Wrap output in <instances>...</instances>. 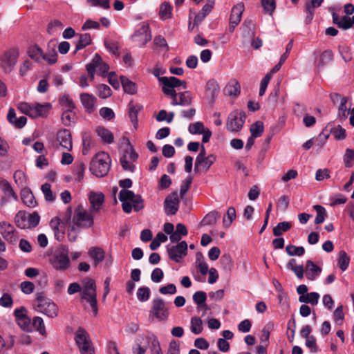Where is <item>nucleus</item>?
Returning <instances> with one entry per match:
<instances>
[{"label": "nucleus", "mask_w": 354, "mask_h": 354, "mask_svg": "<svg viewBox=\"0 0 354 354\" xmlns=\"http://www.w3.org/2000/svg\"><path fill=\"white\" fill-rule=\"evenodd\" d=\"M119 200L122 203V209L129 214L133 208L135 212H139L144 208V201L140 195H136L133 192L122 189L119 194Z\"/></svg>", "instance_id": "1"}, {"label": "nucleus", "mask_w": 354, "mask_h": 354, "mask_svg": "<svg viewBox=\"0 0 354 354\" xmlns=\"http://www.w3.org/2000/svg\"><path fill=\"white\" fill-rule=\"evenodd\" d=\"M159 82L162 84V93L171 97V104L173 106L179 105V100H177L178 93L175 88L182 86L183 88L185 89L187 83L174 76L160 77Z\"/></svg>", "instance_id": "2"}, {"label": "nucleus", "mask_w": 354, "mask_h": 354, "mask_svg": "<svg viewBox=\"0 0 354 354\" xmlns=\"http://www.w3.org/2000/svg\"><path fill=\"white\" fill-rule=\"evenodd\" d=\"M111 165V159L109 155L105 152H99L92 158L90 165V171L97 177L105 176Z\"/></svg>", "instance_id": "3"}, {"label": "nucleus", "mask_w": 354, "mask_h": 354, "mask_svg": "<svg viewBox=\"0 0 354 354\" xmlns=\"http://www.w3.org/2000/svg\"><path fill=\"white\" fill-rule=\"evenodd\" d=\"M82 283L83 287L81 297L89 303L95 316L98 312L95 281L93 279L86 278Z\"/></svg>", "instance_id": "4"}, {"label": "nucleus", "mask_w": 354, "mask_h": 354, "mask_svg": "<svg viewBox=\"0 0 354 354\" xmlns=\"http://www.w3.org/2000/svg\"><path fill=\"white\" fill-rule=\"evenodd\" d=\"M35 306L39 312L49 317L54 318L57 316V306L51 299L46 298L42 292L36 293Z\"/></svg>", "instance_id": "5"}, {"label": "nucleus", "mask_w": 354, "mask_h": 354, "mask_svg": "<svg viewBox=\"0 0 354 354\" xmlns=\"http://www.w3.org/2000/svg\"><path fill=\"white\" fill-rule=\"evenodd\" d=\"M72 223L82 229L92 227L93 225V212H86L82 205H78L74 210Z\"/></svg>", "instance_id": "6"}, {"label": "nucleus", "mask_w": 354, "mask_h": 354, "mask_svg": "<svg viewBox=\"0 0 354 354\" xmlns=\"http://www.w3.org/2000/svg\"><path fill=\"white\" fill-rule=\"evenodd\" d=\"M75 341L81 354H94L95 350L88 333L79 327L75 335Z\"/></svg>", "instance_id": "7"}, {"label": "nucleus", "mask_w": 354, "mask_h": 354, "mask_svg": "<svg viewBox=\"0 0 354 354\" xmlns=\"http://www.w3.org/2000/svg\"><path fill=\"white\" fill-rule=\"evenodd\" d=\"M15 221L17 227L29 229L36 227L40 221V216L37 212L32 214L19 211L15 216Z\"/></svg>", "instance_id": "8"}, {"label": "nucleus", "mask_w": 354, "mask_h": 354, "mask_svg": "<svg viewBox=\"0 0 354 354\" xmlns=\"http://www.w3.org/2000/svg\"><path fill=\"white\" fill-rule=\"evenodd\" d=\"M245 120V114L242 111H232L227 119L226 129L230 132H238L242 129Z\"/></svg>", "instance_id": "9"}, {"label": "nucleus", "mask_w": 354, "mask_h": 354, "mask_svg": "<svg viewBox=\"0 0 354 354\" xmlns=\"http://www.w3.org/2000/svg\"><path fill=\"white\" fill-rule=\"evenodd\" d=\"M19 51L12 48L5 51L0 57L1 66L6 73H10L17 62Z\"/></svg>", "instance_id": "10"}, {"label": "nucleus", "mask_w": 354, "mask_h": 354, "mask_svg": "<svg viewBox=\"0 0 354 354\" xmlns=\"http://www.w3.org/2000/svg\"><path fill=\"white\" fill-rule=\"evenodd\" d=\"M96 68L100 74L106 73L109 69V65L102 62L101 57L97 53L94 55L91 62L86 65V71L91 80L94 79Z\"/></svg>", "instance_id": "11"}, {"label": "nucleus", "mask_w": 354, "mask_h": 354, "mask_svg": "<svg viewBox=\"0 0 354 354\" xmlns=\"http://www.w3.org/2000/svg\"><path fill=\"white\" fill-rule=\"evenodd\" d=\"M167 250L169 257L176 263H179L187 255V244L186 241H183L176 245L171 247L167 245Z\"/></svg>", "instance_id": "12"}, {"label": "nucleus", "mask_w": 354, "mask_h": 354, "mask_svg": "<svg viewBox=\"0 0 354 354\" xmlns=\"http://www.w3.org/2000/svg\"><path fill=\"white\" fill-rule=\"evenodd\" d=\"M53 268L59 271H64L69 268L71 261L67 251H62L55 254L50 259Z\"/></svg>", "instance_id": "13"}, {"label": "nucleus", "mask_w": 354, "mask_h": 354, "mask_svg": "<svg viewBox=\"0 0 354 354\" xmlns=\"http://www.w3.org/2000/svg\"><path fill=\"white\" fill-rule=\"evenodd\" d=\"M133 41L139 46H143L151 39L149 26L142 24L131 36Z\"/></svg>", "instance_id": "14"}, {"label": "nucleus", "mask_w": 354, "mask_h": 354, "mask_svg": "<svg viewBox=\"0 0 354 354\" xmlns=\"http://www.w3.org/2000/svg\"><path fill=\"white\" fill-rule=\"evenodd\" d=\"M150 313L160 321L166 320L168 318L169 312L165 301L160 298L153 299Z\"/></svg>", "instance_id": "15"}, {"label": "nucleus", "mask_w": 354, "mask_h": 354, "mask_svg": "<svg viewBox=\"0 0 354 354\" xmlns=\"http://www.w3.org/2000/svg\"><path fill=\"white\" fill-rule=\"evenodd\" d=\"M55 145L57 148L61 147L67 151H71L73 148V142L70 131L63 129L58 131Z\"/></svg>", "instance_id": "16"}, {"label": "nucleus", "mask_w": 354, "mask_h": 354, "mask_svg": "<svg viewBox=\"0 0 354 354\" xmlns=\"http://www.w3.org/2000/svg\"><path fill=\"white\" fill-rule=\"evenodd\" d=\"M179 198L177 192L169 194L164 201V209L167 215H174L178 210Z\"/></svg>", "instance_id": "17"}, {"label": "nucleus", "mask_w": 354, "mask_h": 354, "mask_svg": "<svg viewBox=\"0 0 354 354\" xmlns=\"http://www.w3.org/2000/svg\"><path fill=\"white\" fill-rule=\"evenodd\" d=\"M0 233L8 243H15L18 240V234L14 226L6 222L0 223Z\"/></svg>", "instance_id": "18"}, {"label": "nucleus", "mask_w": 354, "mask_h": 354, "mask_svg": "<svg viewBox=\"0 0 354 354\" xmlns=\"http://www.w3.org/2000/svg\"><path fill=\"white\" fill-rule=\"evenodd\" d=\"M243 11L244 4L243 3H237L232 8L230 17V31H233L235 26L239 24Z\"/></svg>", "instance_id": "19"}, {"label": "nucleus", "mask_w": 354, "mask_h": 354, "mask_svg": "<svg viewBox=\"0 0 354 354\" xmlns=\"http://www.w3.org/2000/svg\"><path fill=\"white\" fill-rule=\"evenodd\" d=\"M324 0H307L305 2V12L306 14L305 23L309 24L313 19L315 9L321 6Z\"/></svg>", "instance_id": "20"}, {"label": "nucleus", "mask_w": 354, "mask_h": 354, "mask_svg": "<svg viewBox=\"0 0 354 354\" xmlns=\"http://www.w3.org/2000/svg\"><path fill=\"white\" fill-rule=\"evenodd\" d=\"M50 227L54 232L55 238L59 242L64 239V226L61 219L58 217L53 218L50 221Z\"/></svg>", "instance_id": "21"}, {"label": "nucleus", "mask_w": 354, "mask_h": 354, "mask_svg": "<svg viewBox=\"0 0 354 354\" xmlns=\"http://www.w3.org/2000/svg\"><path fill=\"white\" fill-rule=\"evenodd\" d=\"M89 201L91 205V212H98L104 201V195L101 193L91 192Z\"/></svg>", "instance_id": "22"}, {"label": "nucleus", "mask_w": 354, "mask_h": 354, "mask_svg": "<svg viewBox=\"0 0 354 354\" xmlns=\"http://www.w3.org/2000/svg\"><path fill=\"white\" fill-rule=\"evenodd\" d=\"M7 119L10 123L13 124L17 129L23 128L27 122V118L25 116L17 118L15 109L11 107L9 109Z\"/></svg>", "instance_id": "23"}, {"label": "nucleus", "mask_w": 354, "mask_h": 354, "mask_svg": "<svg viewBox=\"0 0 354 354\" xmlns=\"http://www.w3.org/2000/svg\"><path fill=\"white\" fill-rule=\"evenodd\" d=\"M50 108L51 105L49 103H46L44 104L38 103L32 104L31 118H35L37 117H46Z\"/></svg>", "instance_id": "24"}, {"label": "nucleus", "mask_w": 354, "mask_h": 354, "mask_svg": "<svg viewBox=\"0 0 354 354\" xmlns=\"http://www.w3.org/2000/svg\"><path fill=\"white\" fill-rule=\"evenodd\" d=\"M333 23L342 30H348L351 28L350 17L346 16L339 17L336 12L332 13Z\"/></svg>", "instance_id": "25"}, {"label": "nucleus", "mask_w": 354, "mask_h": 354, "mask_svg": "<svg viewBox=\"0 0 354 354\" xmlns=\"http://www.w3.org/2000/svg\"><path fill=\"white\" fill-rule=\"evenodd\" d=\"M21 201L28 207H33L37 205V201L32 191L28 187H24L21 193Z\"/></svg>", "instance_id": "26"}, {"label": "nucleus", "mask_w": 354, "mask_h": 354, "mask_svg": "<svg viewBox=\"0 0 354 354\" xmlns=\"http://www.w3.org/2000/svg\"><path fill=\"white\" fill-rule=\"evenodd\" d=\"M80 100L87 111L89 113L93 111L96 101V97L95 96L87 93H84L80 95Z\"/></svg>", "instance_id": "27"}, {"label": "nucleus", "mask_w": 354, "mask_h": 354, "mask_svg": "<svg viewBox=\"0 0 354 354\" xmlns=\"http://www.w3.org/2000/svg\"><path fill=\"white\" fill-rule=\"evenodd\" d=\"M223 91L227 96H237L240 94L241 86L236 80L232 79L225 86Z\"/></svg>", "instance_id": "28"}, {"label": "nucleus", "mask_w": 354, "mask_h": 354, "mask_svg": "<svg viewBox=\"0 0 354 354\" xmlns=\"http://www.w3.org/2000/svg\"><path fill=\"white\" fill-rule=\"evenodd\" d=\"M88 255L93 259L94 264L97 266L104 260L105 252L101 248L93 247L89 250Z\"/></svg>", "instance_id": "29"}, {"label": "nucleus", "mask_w": 354, "mask_h": 354, "mask_svg": "<svg viewBox=\"0 0 354 354\" xmlns=\"http://www.w3.org/2000/svg\"><path fill=\"white\" fill-rule=\"evenodd\" d=\"M307 271H310L311 274H306V277L309 280H314L322 272V268L314 263L311 260H308L306 263Z\"/></svg>", "instance_id": "30"}, {"label": "nucleus", "mask_w": 354, "mask_h": 354, "mask_svg": "<svg viewBox=\"0 0 354 354\" xmlns=\"http://www.w3.org/2000/svg\"><path fill=\"white\" fill-rule=\"evenodd\" d=\"M50 44L48 46V51L46 53L43 52L41 60L46 61L48 64H54L57 61V54L55 49V45L53 44V46L50 48Z\"/></svg>", "instance_id": "31"}, {"label": "nucleus", "mask_w": 354, "mask_h": 354, "mask_svg": "<svg viewBox=\"0 0 354 354\" xmlns=\"http://www.w3.org/2000/svg\"><path fill=\"white\" fill-rule=\"evenodd\" d=\"M95 131L101 139L108 144H111L113 142V134L107 129L104 127H97Z\"/></svg>", "instance_id": "32"}, {"label": "nucleus", "mask_w": 354, "mask_h": 354, "mask_svg": "<svg viewBox=\"0 0 354 354\" xmlns=\"http://www.w3.org/2000/svg\"><path fill=\"white\" fill-rule=\"evenodd\" d=\"M159 16L162 20L172 17V7L168 2H163L160 6Z\"/></svg>", "instance_id": "33"}, {"label": "nucleus", "mask_w": 354, "mask_h": 354, "mask_svg": "<svg viewBox=\"0 0 354 354\" xmlns=\"http://www.w3.org/2000/svg\"><path fill=\"white\" fill-rule=\"evenodd\" d=\"M0 188L8 197H12L15 201L18 199L17 194L14 192L10 183L6 180L1 178Z\"/></svg>", "instance_id": "34"}, {"label": "nucleus", "mask_w": 354, "mask_h": 354, "mask_svg": "<svg viewBox=\"0 0 354 354\" xmlns=\"http://www.w3.org/2000/svg\"><path fill=\"white\" fill-rule=\"evenodd\" d=\"M319 295L317 292H312L306 295L299 296V301L301 303L310 304L313 306L317 304Z\"/></svg>", "instance_id": "35"}, {"label": "nucleus", "mask_w": 354, "mask_h": 354, "mask_svg": "<svg viewBox=\"0 0 354 354\" xmlns=\"http://www.w3.org/2000/svg\"><path fill=\"white\" fill-rule=\"evenodd\" d=\"M91 44V37L90 34H80L79 35V39L76 44L75 53L84 48Z\"/></svg>", "instance_id": "36"}, {"label": "nucleus", "mask_w": 354, "mask_h": 354, "mask_svg": "<svg viewBox=\"0 0 354 354\" xmlns=\"http://www.w3.org/2000/svg\"><path fill=\"white\" fill-rule=\"evenodd\" d=\"M196 266L199 269L200 272L203 275H205L208 272V266L204 261L203 255L198 252L196 254Z\"/></svg>", "instance_id": "37"}, {"label": "nucleus", "mask_w": 354, "mask_h": 354, "mask_svg": "<svg viewBox=\"0 0 354 354\" xmlns=\"http://www.w3.org/2000/svg\"><path fill=\"white\" fill-rule=\"evenodd\" d=\"M350 257L344 250H340L338 254L337 264L340 270L344 271L348 267Z\"/></svg>", "instance_id": "38"}, {"label": "nucleus", "mask_w": 354, "mask_h": 354, "mask_svg": "<svg viewBox=\"0 0 354 354\" xmlns=\"http://www.w3.org/2000/svg\"><path fill=\"white\" fill-rule=\"evenodd\" d=\"M220 218V214L216 211H212L207 214L201 221L203 225H212L216 223Z\"/></svg>", "instance_id": "39"}, {"label": "nucleus", "mask_w": 354, "mask_h": 354, "mask_svg": "<svg viewBox=\"0 0 354 354\" xmlns=\"http://www.w3.org/2000/svg\"><path fill=\"white\" fill-rule=\"evenodd\" d=\"M120 80L124 92L129 94H134L136 92V86L133 82L124 76H121Z\"/></svg>", "instance_id": "40"}, {"label": "nucleus", "mask_w": 354, "mask_h": 354, "mask_svg": "<svg viewBox=\"0 0 354 354\" xmlns=\"http://www.w3.org/2000/svg\"><path fill=\"white\" fill-rule=\"evenodd\" d=\"M292 227V224L288 221L279 223L276 227L273 228V234L275 236L281 235L283 232H288Z\"/></svg>", "instance_id": "41"}, {"label": "nucleus", "mask_w": 354, "mask_h": 354, "mask_svg": "<svg viewBox=\"0 0 354 354\" xmlns=\"http://www.w3.org/2000/svg\"><path fill=\"white\" fill-rule=\"evenodd\" d=\"M264 131L263 123L261 121H257L250 127V131L253 138L260 137Z\"/></svg>", "instance_id": "42"}, {"label": "nucleus", "mask_w": 354, "mask_h": 354, "mask_svg": "<svg viewBox=\"0 0 354 354\" xmlns=\"http://www.w3.org/2000/svg\"><path fill=\"white\" fill-rule=\"evenodd\" d=\"M28 53L29 57L35 59L37 62H40L41 61L43 50L38 46L35 45L30 47L28 48Z\"/></svg>", "instance_id": "43"}, {"label": "nucleus", "mask_w": 354, "mask_h": 354, "mask_svg": "<svg viewBox=\"0 0 354 354\" xmlns=\"http://www.w3.org/2000/svg\"><path fill=\"white\" fill-rule=\"evenodd\" d=\"M191 331L196 335L200 334L203 330V322L198 317H193L191 319Z\"/></svg>", "instance_id": "44"}, {"label": "nucleus", "mask_w": 354, "mask_h": 354, "mask_svg": "<svg viewBox=\"0 0 354 354\" xmlns=\"http://www.w3.org/2000/svg\"><path fill=\"white\" fill-rule=\"evenodd\" d=\"M140 110V107L138 105L129 104V115L135 128H137L138 126V114Z\"/></svg>", "instance_id": "45"}, {"label": "nucleus", "mask_w": 354, "mask_h": 354, "mask_svg": "<svg viewBox=\"0 0 354 354\" xmlns=\"http://www.w3.org/2000/svg\"><path fill=\"white\" fill-rule=\"evenodd\" d=\"M286 251L289 256H302L305 252V249L302 246H296L294 245H288Z\"/></svg>", "instance_id": "46"}, {"label": "nucleus", "mask_w": 354, "mask_h": 354, "mask_svg": "<svg viewBox=\"0 0 354 354\" xmlns=\"http://www.w3.org/2000/svg\"><path fill=\"white\" fill-rule=\"evenodd\" d=\"M313 207L317 212V216L315 219V223L320 224L323 223L327 215L326 212V209L323 206L319 205H314Z\"/></svg>", "instance_id": "47"}, {"label": "nucleus", "mask_w": 354, "mask_h": 354, "mask_svg": "<svg viewBox=\"0 0 354 354\" xmlns=\"http://www.w3.org/2000/svg\"><path fill=\"white\" fill-rule=\"evenodd\" d=\"M226 216L227 219L224 217L223 219V223L225 227H229L231 225L232 221L236 218L235 208L233 207H230L227 210Z\"/></svg>", "instance_id": "48"}, {"label": "nucleus", "mask_w": 354, "mask_h": 354, "mask_svg": "<svg viewBox=\"0 0 354 354\" xmlns=\"http://www.w3.org/2000/svg\"><path fill=\"white\" fill-rule=\"evenodd\" d=\"M35 328L41 335H46V329L44 321L40 317H34L32 322V328Z\"/></svg>", "instance_id": "49"}, {"label": "nucleus", "mask_w": 354, "mask_h": 354, "mask_svg": "<svg viewBox=\"0 0 354 354\" xmlns=\"http://www.w3.org/2000/svg\"><path fill=\"white\" fill-rule=\"evenodd\" d=\"M14 179L19 187H21L22 189L26 187V176L22 171H16L14 174Z\"/></svg>", "instance_id": "50"}, {"label": "nucleus", "mask_w": 354, "mask_h": 354, "mask_svg": "<svg viewBox=\"0 0 354 354\" xmlns=\"http://www.w3.org/2000/svg\"><path fill=\"white\" fill-rule=\"evenodd\" d=\"M179 105L188 106L192 104V97L189 91H184L178 93Z\"/></svg>", "instance_id": "51"}, {"label": "nucleus", "mask_w": 354, "mask_h": 354, "mask_svg": "<svg viewBox=\"0 0 354 354\" xmlns=\"http://www.w3.org/2000/svg\"><path fill=\"white\" fill-rule=\"evenodd\" d=\"M348 102V99L346 97H343L341 98L340 104L338 108V117L341 119H345L348 115V111L346 107V103Z\"/></svg>", "instance_id": "52"}, {"label": "nucleus", "mask_w": 354, "mask_h": 354, "mask_svg": "<svg viewBox=\"0 0 354 354\" xmlns=\"http://www.w3.org/2000/svg\"><path fill=\"white\" fill-rule=\"evenodd\" d=\"M261 6L264 11L272 15L276 8L274 0H261Z\"/></svg>", "instance_id": "53"}, {"label": "nucleus", "mask_w": 354, "mask_h": 354, "mask_svg": "<svg viewBox=\"0 0 354 354\" xmlns=\"http://www.w3.org/2000/svg\"><path fill=\"white\" fill-rule=\"evenodd\" d=\"M330 133L333 135L335 138L338 140H342L346 138V130L340 125L330 129Z\"/></svg>", "instance_id": "54"}, {"label": "nucleus", "mask_w": 354, "mask_h": 354, "mask_svg": "<svg viewBox=\"0 0 354 354\" xmlns=\"http://www.w3.org/2000/svg\"><path fill=\"white\" fill-rule=\"evenodd\" d=\"M150 289L148 287H140L137 291L138 299L140 301H146L149 299Z\"/></svg>", "instance_id": "55"}, {"label": "nucleus", "mask_w": 354, "mask_h": 354, "mask_svg": "<svg viewBox=\"0 0 354 354\" xmlns=\"http://www.w3.org/2000/svg\"><path fill=\"white\" fill-rule=\"evenodd\" d=\"M207 91L210 93L212 97H214L219 91V86L216 80L212 79L207 82Z\"/></svg>", "instance_id": "56"}, {"label": "nucleus", "mask_w": 354, "mask_h": 354, "mask_svg": "<svg viewBox=\"0 0 354 354\" xmlns=\"http://www.w3.org/2000/svg\"><path fill=\"white\" fill-rule=\"evenodd\" d=\"M205 129L204 124L201 122L192 123L188 128V131L191 134H201Z\"/></svg>", "instance_id": "57"}, {"label": "nucleus", "mask_w": 354, "mask_h": 354, "mask_svg": "<svg viewBox=\"0 0 354 354\" xmlns=\"http://www.w3.org/2000/svg\"><path fill=\"white\" fill-rule=\"evenodd\" d=\"M41 189L44 194L45 199L47 201H53L55 198V195L50 189V185L49 183H44L41 185Z\"/></svg>", "instance_id": "58"}, {"label": "nucleus", "mask_w": 354, "mask_h": 354, "mask_svg": "<svg viewBox=\"0 0 354 354\" xmlns=\"http://www.w3.org/2000/svg\"><path fill=\"white\" fill-rule=\"evenodd\" d=\"M75 114L73 110H65L62 115V120L65 126H69L74 121Z\"/></svg>", "instance_id": "59"}, {"label": "nucleus", "mask_w": 354, "mask_h": 354, "mask_svg": "<svg viewBox=\"0 0 354 354\" xmlns=\"http://www.w3.org/2000/svg\"><path fill=\"white\" fill-rule=\"evenodd\" d=\"M98 95L100 97L105 99L110 97L112 94L111 89L106 84H100L97 87Z\"/></svg>", "instance_id": "60"}, {"label": "nucleus", "mask_w": 354, "mask_h": 354, "mask_svg": "<svg viewBox=\"0 0 354 354\" xmlns=\"http://www.w3.org/2000/svg\"><path fill=\"white\" fill-rule=\"evenodd\" d=\"M80 233V230H78V227L75 225L74 224H71L69 225L68 229V233L67 236L71 242H74L76 241L77 237Z\"/></svg>", "instance_id": "61"}, {"label": "nucleus", "mask_w": 354, "mask_h": 354, "mask_svg": "<svg viewBox=\"0 0 354 354\" xmlns=\"http://www.w3.org/2000/svg\"><path fill=\"white\" fill-rule=\"evenodd\" d=\"M344 162L346 167H351L354 162V149H347L344 156Z\"/></svg>", "instance_id": "62"}, {"label": "nucleus", "mask_w": 354, "mask_h": 354, "mask_svg": "<svg viewBox=\"0 0 354 354\" xmlns=\"http://www.w3.org/2000/svg\"><path fill=\"white\" fill-rule=\"evenodd\" d=\"M193 300L198 306L205 305L207 295L203 291H197L193 295Z\"/></svg>", "instance_id": "63"}, {"label": "nucleus", "mask_w": 354, "mask_h": 354, "mask_svg": "<svg viewBox=\"0 0 354 354\" xmlns=\"http://www.w3.org/2000/svg\"><path fill=\"white\" fill-rule=\"evenodd\" d=\"M13 305V299L9 293H3L0 298V306L4 308H11Z\"/></svg>", "instance_id": "64"}]
</instances>
